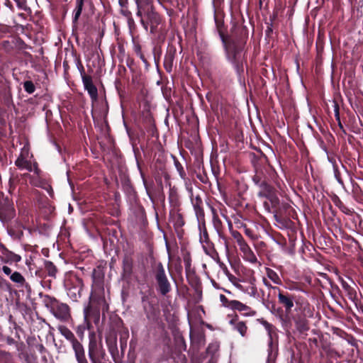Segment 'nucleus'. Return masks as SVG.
I'll return each instance as SVG.
<instances>
[{"label":"nucleus","instance_id":"0eeeda50","mask_svg":"<svg viewBox=\"0 0 363 363\" xmlns=\"http://www.w3.org/2000/svg\"><path fill=\"white\" fill-rule=\"evenodd\" d=\"M229 323L233 329L238 332L242 337H245L247 333V326L244 321L240 320L237 315L230 320Z\"/></svg>","mask_w":363,"mask_h":363},{"label":"nucleus","instance_id":"6ab92c4d","mask_svg":"<svg viewBox=\"0 0 363 363\" xmlns=\"http://www.w3.org/2000/svg\"><path fill=\"white\" fill-rule=\"evenodd\" d=\"M233 285L239 290H240L245 293H247L250 296H255L257 293V289H256L255 286L252 284L246 289L243 287L242 285H241L237 282H233Z\"/></svg>","mask_w":363,"mask_h":363},{"label":"nucleus","instance_id":"72a5a7b5","mask_svg":"<svg viewBox=\"0 0 363 363\" xmlns=\"http://www.w3.org/2000/svg\"><path fill=\"white\" fill-rule=\"evenodd\" d=\"M231 235H232L233 238L236 240L238 245H239L245 241L242 235L237 230H232Z\"/></svg>","mask_w":363,"mask_h":363},{"label":"nucleus","instance_id":"13d9d810","mask_svg":"<svg viewBox=\"0 0 363 363\" xmlns=\"http://www.w3.org/2000/svg\"><path fill=\"white\" fill-rule=\"evenodd\" d=\"M157 1L160 4H162L163 2L164 1V0H157Z\"/></svg>","mask_w":363,"mask_h":363},{"label":"nucleus","instance_id":"37998d69","mask_svg":"<svg viewBox=\"0 0 363 363\" xmlns=\"http://www.w3.org/2000/svg\"><path fill=\"white\" fill-rule=\"evenodd\" d=\"M220 300L223 303V305L225 306H227V305L228 304V302L230 301L227 299V298L223 294L220 295Z\"/></svg>","mask_w":363,"mask_h":363},{"label":"nucleus","instance_id":"20e7f679","mask_svg":"<svg viewBox=\"0 0 363 363\" xmlns=\"http://www.w3.org/2000/svg\"><path fill=\"white\" fill-rule=\"evenodd\" d=\"M227 307L232 310L242 312V315L247 317L254 316L256 314V311L252 310L250 306L237 300L230 301L227 305Z\"/></svg>","mask_w":363,"mask_h":363},{"label":"nucleus","instance_id":"bb28decb","mask_svg":"<svg viewBox=\"0 0 363 363\" xmlns=\"http://www.w3.org/2000/svg\"><path fill=\"white\" fill-rule=\"evenodd\" d=\"M10 279L12 281L21 284H23L25 281L24 277L18 272H15L11 274Z\"/></svg>","mask_w":363,"mask_h":363},{"label":"nucleus","instance_id":"aec40b11","mask_svg":"<svg viewBox=\"0 0 363 363\" xmlns=\"http://www.w3.org/2000/svg\"><path fill=\"white\" fill-rule=\"evenodd\" d=\"M33 155L30 152V145L28 142H26L23 147L21 149L20 155L17 159H29L32 157Z\"/></svg>","mask_w":363,"mask_h":363},{"label":"nucleus","instance_id":"5fc2aeb1","mask_svg":"<svg viewBox=\"0 0 363 363\" xmlns=\"http://www.w3.org/2000/svg\"><path fill=\"white\" fill-rule=\"evenodd\" d=\"M194 208H195V210H196V212H198V211L200 210L199 206H197V205H196H196H194Z\"/></svg>","mask_w":363,"mask_h":363},{"label":"nucleus","instance_id":"ea45409f","mask_svg":"<svg viewBox=\"0 0 363 363\" xmlns=\"http://www.w3.org/2000/svg\"><path fill=\"white\" fill-rule=\"evenodd\" d=\"M167 13L170 18H174L176 16V12L172 9H167ZM169 23H172V18H170Z\"/></svg>","mask_w":363,"mask_h":363},{"label":"nucleus","instance_id":"2f4dec72","mask_svg":"<svg viewBox=\"0 0 363 363\" xmlns=\"http://www.w3.org/2000/svg\"><path fill=\"white\" fill-rule=\"evenodd\" d=\"M2 48L6 52H11L14 48V43H13V40L11 41L4 40L2 42Z\"/></svg>","mask_w":363,"mask_h":363},{"label":"nucleus","instance_id":"680f3d73","mask_svg":"<svg viewBox=\"0 0 363 363\" xmlns=\"http://www.w3.org/2000/svg\"><path fill=\"white\" fill-rule=\"evenodd\" d=\"M171 155V157H172V159H173V160L177 159V158H176L174 156H173L172 155Z\"/></svg>","mask_w":363,"mask_h":363},{"label":"nucleus","instance_id":"4c0bfd02","mask_svg":"<svg viewBox=\"0 0 363 363\" xmlns=\"http://www.w3.org/2000/svg\"><path fill=\"white\" fill-rule=\"evenodd\" d=\"M133 50L135 52V53L137 55H140L142 52V47H141V45L138 43V42H136L135 40H133Z\"/></svg>","mask_w":363,"mask_h":363},{"label":"nucleus","instance_id":"c03bdc74","mask_svg":"<svg viewBox=\"0 0 363 363\" xmlns=\"http://www.w3.org/2000/svg\"><path fill=\"white\" fill-rule=\"evenodd\" d=\"M177 7L179 11H182L183 9L185 8V4L183 1L182 2H177Z\"/></svg>","mask_w":363,"mask_h":363},{"label":"nucleus","instance_id":"de8ad7c7","mask_svg":"<svg viewBox=\"0 0 363 363\" xmlns=\"http://www.w3.org/2000/svg\"><path fill=\"white\" fill-rule=\"evenodd\" d=\"M118 1L121 7H126L128 4V0H118Z\"/></svg>","mask_w":363,"mask_h":363},{"label":"nucleus","instance_id":"603ef678","mask_svg":"<svg viewBox=\"0 0 363 363\" xmlns=\"http://www.w3.org/2000/svg\"><path fill=\"white\" fill-rule=\"evenodd\" d=\"M175 166L179 168V166L180 165L179 160H174Z\"/></svg>","mask_w":363,"mask_h":363},{"label":"nucleus","instance_id":"09e8293b","mask_svg":"<svg viewBox=\"0 0 363 363\" xmlns=\"http://www.w3.org/2000/svg\"><path fill=\"white\" fill-rule=\"evenodd\" d=\"M63 67H64L65 71H67L69 69V65L67 61L63 62Z\"/></svg>","mask_w":363,"mask_h":363},{"label":"nucleus","instance_id":"4d7b16f0","mask_svg":"<svg viewBox=\"0 0 363 363\" xmlns=\"http://www.w3.org/2000/svg\"><path fill=\"white\" fill-rule=\"evenodd\" d=\"M24 55H25L26 56H29V57H30V56H31V55H30L29 52H24Z\"/></svg>","mask_w":363,"mask_h":363},{"label":"nucleus","instance_id":"6e6d98bb","mask_svg":"<svg viewBox=\"0 0 363 363\" xmlns=\"http://www.w3.org/2000/svg\"><path fill=\"white\" fill-rule=\"evenodd\" d=\"M337 123H338V125L340 126V128L341 129H342V128H343V126H342V123H341V121H340V122H337Z\"/></svg>","mask_w":363,"mask_h":363},{"label":"nucleus","instance_id":"ddd939ff","mask_svg":"<svg viewBox=\"0 0 363 363\" xmlns=\"http://www.w3.org/2000/svg\"><path fill=\"white\" fill-rule=\"evenodd\" d=\"M259 191L258 196L262 198H270L273 195L272 188L265 182H262L259 184Z\"/></svg>","mask_w":363,"mask_h":363},{"label":"nucleus","instance_id":"bf43d9fd","mask_svg":"<svg viewBox=\"0 0 363 363\" xmlns=\"http://www.w3.org/2000/svg\"><path fill=\"white\" fill-rule=\"evenodd\" d=\"M245 233H246L247 235H250V233H249V230H248V229H246V230H245Z\"/></svg>","mask_w":363,"mask_h":363},{"label":"nucleus","instance_id":"3c124183","mask_svg":"<svg viewBox=\"0 0 363 363\" xmlns=\"http://www.w3.org/2000/svg\"><path fill=\"white\" fill-rule=\"evenodd\" d=\"M133 150H134V152H135V158L138 159V154L136 152L135 147L134 145H133Z\"/></svg>","mask_w":363,"mask_h":363},{"label":"nucleus","instance_id":"c85d7f7f","mask_svg":"<svg viewBox=\"0 0 363 363\" xmlns=\"http://www.w3.org/2000/svg\"><path fill=\"white\" fill-rule=\"evenodd\" d=\"M76 65L77 67V69L80 73V75H81V77L82 78L83 76H87V74H86L85 73V69L84 67V65L81 61V59H80V57H76Z\"/></svg>","mask_w":363,"mask_h":363},{"label":"nucleus","instance_id":"5701e85b","mask_svg":"<svg viewBox=\"0 0 363 363\" xmlns=\"http://www.w3.org/2000/svg\"><path fill=\"white\" fill-rule=\"evenodd\" d=\"M20 10L25 11L27 14L31 13V9L27 4L26 0H13Z\"/></svg>","mask_w":363,"mask_h":363},{"label":"nucleus","instance_id":"a19ab883","mask_svg":"<svg viewBox=\"0 0 363 363\" xmlns=\"http://www.w3.org/2000/svg\"><path fill=\"white\" fill-rule=\"evenodd\" d=\"M137 56H138L140 57V59L143 61V62L145 65V66L147 67L148 66H150V64H149L147 60L146 59V57H145V55L143 52H141L140 55H137Z\"/></svg>","mask_w":363,"mask_h":363},{"label":"nucleus","instance_id":"f257e3e1","mask_svg":"<svg viewBox=\"0 0 363 363\" xmlns=\"http://www.w3.org/2000/svg\"><path fill=\"white\" fill-rule=\"evenodd\" d=\"M214 21L226 59L240 77L244 73V65L247 63L245 45L248 39V28L242 23H235L230 33L227 34L223 16L215 12Z\"/></svg>","mask_w":363,"mask_h":363},{"label":"nucleus","instance_id":"2eb2a0df","mask_svg":"<svg viewBox=\"0 0 363 363\" xmlns=\"http://www.w3.org/2000/svg\"><path fill=\"white\" fill-rule=\"evenodd\" d=\"M58 330L65 338L70 342L71 344L77 340L74 333L67 327L60 325L58 327Z\"/></svg>","mask_w":363,"mask_h":363},{"label":"nucleus","instance_id":"412c9836","mask_svg":"<svg viewBox=\"0 0 363 363\" xmlns=\"http://www.w3.org/2000/svg\"><path fill=\"white\" fill-rule=\"evenodd\" d=\"M152 54L154 57V61L157 67L159 66L160 58L162 55V47L160 45H155L152 49Z\"/></svg>","mask_w":363,"mask_h":363},{"label":"nucleus","instance_id":"7ed1b4c3","mask_svg":"<svg viewBox=\"0 0 363 363\" xmlns=\"http://www.w3.org/2000/svg\"><path fill=\"white\" fill-rule=\"evenodd\" d=\"M48 306L52 314L60 320L66 321L70 317L69 308L65 303H60L56 299L52 298Z\"/></svg>","mask_w":363,"mask_h":363},{"label":"nucleus","instance_id":"a878e982","mask_svg":"<svg viewBox=\"0 0 363 363\" xmlns=\"http://www.w3.org/2000/svg\"><path fill=\"white\" fill-rule=\"evenodd\" d=\"M23 89L26 92H27L29 94H31L35 92V86L33 84V82L30 80L25 81L23 84Z\"/></svg>","mask_w":363,"mask_h":363},{"label":"nucleus","instance_id":"f03ea898","mask_svg":"<svg viewBox=\"0 0 363 363\" xmlns=\"http://www.w3.org/2000/svg\"><path fill=\"white\" fill-rule=\"evenodd\" d=\"M145 19H140V22L144 29L147 31L150 27V33L156 34L162 30L164 26V20L163 17L157 13L152 5L147 8L145 13Z\"/></svg>","mask_w":363,"mask_h":363},{"label":"nucleus","instance_id":"e433bc0d","mask_svg":"<svg viewBox=\"0 0 363 363\" xmlns=\"http://www.w3.org/2000/svg\"><path fill=\"white\" fill-rule=\"evenodd\" d=\"M238 245H239L240 251L243 253V255H245V253H247V252L251 250V248L250 247V246L247 244V242L245 241L242 242V243L239 244Z\"/></svg>","mask_w":363,"mask_h":363},{"label":"nucleus","instance_id":"c9c22d12","mask_svg":"<svg viewBox=\"0 0 363 363\" xmlns=\"http://www.w3.org/2000/svg\"><path fill=\"white\" fill-rule=\"evenodd\" d=\"M145 129L149 135H150L152 138H154V137L158 138L159 134H158V131L156 128V125H153L152 127H149Z\"/></svg>","mask_w":363,"mask_h":363},{"label":"nucleus","instance_id":"49530a36","mask_svg":"<svg viewBox=\"0 0 363 363\" xmlns=\"http://www.w3.org/2000/svg\"><path fill=\"white\" fill-rule=\"evenodd\" d=\"M5 5L9 7L11 11H13V6L12 3L9 0H6Z\"/></svg>","mask_w":363,"mask_h":363},{"label":"nucleus","instance_id":"c756f323","mask_svg":"<svg viewBox=\"0 0 363 363\" xmlns=\"http://www.w3.org/2000/svg\"><path fill=\"white\" fill-rule=\"evenodd\" d=\"M243 256L247 261L251 263H256L257 262V257L252 250L243 255Z\"/></svg>","mask_w":363,"mask_h":363},{"label":"nucleus","instance_id":"4be33fe9","mask_svg":"<svg viewBox=\"0 0 363 363\" xmlns=\"http://www.w3.org/2000/svg\"><path fill=\"white\" fill-rule=\"evenodd\" d=\"M266 271L267 275L269 279H271L276 284H281V279L279 278V275L276 272L269 268H267Z\"/></svg>","mask_w":363,"mask_h":363},{"label":"nucleus","instance_id":"473e14b6","mask_svg":"<svg viewBox=\"0 0 363 363\" xmlns=\"http://www.w3.org/2000/svg\"><path fill=\"white\" fill-rule=\"evenodd\" d=\"M274 16L272 17L270 16V22L267 23V29L265 30V34L267 38H270L272 34L273 33V29H272V23L274 21Z\"/></svg>","mask_w":363,"mask_h":363},{"label":"nucleus","instance_id":"864d4df0","mask_svg":"<svg viewBox=\"0 0 363 363\" xmlns=\"http://www.w3.org/2000/svg\"><path fill=\"white\" fill-rule=\"evenodd\" d=\"M230 280L231 281V282L233 284V282H236L235 280V278L234 277H230Z\"/></svg>","mask_w":363,"mask_h":363},{"label":"nucleus","instance_id":"7c9ffc66","mask_svg":"<svg viewBox=\"0 0 363 363\" xmlns=\"http://www.w3.org/2000/svg\"><path fill=\"white\" fill-rule=\"evenodd\" d=\"M45 268L48 272L50 276L54 277L57 272V269L55 266L50 262H47L45 263Z\"/></svg>","mask_w":363,"mask_h":363},{"label":"nucleus","instance_id":"a18cd8bd","mask_svg":"<svg viewBox=\"0 0 363 363\" xmlns=\"http://www.w3.org/2000/svg\"><path fill=\"white\" fill-rule=\"evenodd\" d=\"M254 183L259 187V184L262 182L260 180L258 176H255L252 179Z\"/></svg>","mask_w":363,"mask_h":363},{"label":"nucleus","instance_id":"f8f14e48","mask_svg":"<svg viewBox=\"0 0 363 363\" xmlns=\"http://www.w3.org/2000/svg\"><path fill=\"white\" fill-rule=\"evenodd\" d=\"M136 5L138 11L136 13L137 16L140 17V19H145V13L147 11L146 7H150V2L149 0H136Z\"/></svg>","mask_w":363,"mask_h":363},{"label":"nucleus","instance_id":"9d476101","mask_svg":"<svg viewBox=\"0 0 363 363\" xmlns=\"http://www.w3.org/2000/svg\"><path fill=\"white\" fill-rule=\"evenodd\" d=\"M1 259L4 262H18L21 261V256L9 251L4 247L1 250Z\"/></svg>","mask_w":363,"mask_h":363},{"label":"nucleus","instance_id":"393cba45","mask_svg":"<svg viewBox=\"0 0 363 363\" xmlns=\"http://www.w3.org/2000/svg\"><path fill=\"white\" fill-rule=\"evenodd\" d=\"M143 124H144L145 128L155 125V120H154L152 116L150 113H147L144 116Z\"/></svg>","mask_w":363,"mask_h":363},{"label":"nucleus","instance_id":"9b49d317","mask_svg":"<svg viewBox=\"0 0 363 363\" xmlns=\"http://www.w3.org/2000/svg\"><path fill=\"white\" fill-rule=\"evenodd\" d=\"M279 302L283 305L286 312L291 311L294 307V298L291 296H285L281 293L278 294Z\"/></svg>","mask_w":363,"mask_h":363},{"label":"nucleus","instance_id":"423d86ee","mask_svg":"<svg viewBox=\"0 0 363 363\" xmlns=\"http://www.w3.org/2000/svg\"><path fill=\"white\" fill-rule=\"evenodd\" d=\"M177 54V49L173 45H169L164 58V68L167 72L172 71L173 62Z\"/></svg>","mask_w":363,"mask_h":363},{"label":"nucleus","instance_id":"1a4fd4ad","mask_svg":"<svg viewBox=\"0 0 363 363\" xmlns=\"http://www.w3.org/2000/svg\"><path fill=\"white\" fill-rule=\"evenodd\" d=\"M15 164L21 169H26L28 172H34L38 174V169L35 162L32 160H15Z\"/></svg>","mask_w":363,"mask_h":363},{"label":"nucleus","instance_id":"f3484780","mask_svg":"<svg viewBox=\"0 0 363 363\" xmlns=\"http://www.w3.org/2000/svg\"><path fill=\"white\" fill-rule=\"evenodd\" d=\"M4 104L9 107L13 104L12 94L10 87H6L3 89Z\"/></svg>","mask_w":363,"mask_h":363},{"label":"nucleus","instance_id":"8fccbe9b","mask_svg":"<svg viewBox=\"0 0 363 363\" xmlns=\"http://www.w3.org/2000/svg\"><path fill=\"white\" fill-rule=\"evenodd\" d=\"M0 27L2 28V30L4 32H8L9 28L7 26H0Z\"/></svg>","mask_w":363,"mask_h":363},{"label":"nucleus","instance_id":"a211bd4d","mask_svg":"<svg viewBox=\"0 0 363 363\" xmlns=\"http://www.w3.org/2000/svg\"><path fill=\"white\" fill-rule=\"evenodd\" d=\"M160 291L163 294L165 295L167 293H168L170 290V284L167 280V277L164 279H161L160 280L157 281Z\"/></svg>","mask_w":363,"mask_h":363},{"label":"nucleus","instance_id":"4468645a","mask_svg":"<svg viewBox=\"0 0 363 363\" xmlns=\"http://www.w3.org/2000/svg\"><path fill=\"white\" fill-rule=\"evenodd\" d=\"M333 162V166L335 171V177L338 181V182L341 184H342V182L340 178V174H341L342 171L345 172H347V170L345 165L342 163V160H331Z\"/></svg>","mask_w":363,"mask_h":363},{"label":"nucleus","instance_id":"cd10ccee","mask_svg":"<svg viewBox=\"0 0 363 363\" xmlns=\"http://www.w3.org/2000/svg\"><path fill=\"white\" fill-rule=\"evenodd\" d=\"M13 43H14V47L18 50H25L28 48V45L20 38L13 40Z\"/></svg>","mask_w":363,"mask_h":363},{"label":"nucleus","instance_id":"f704fd0d","mask_svg":"<svg viewBox=\"0 0 363 363\" xmlns=\"http://www.w3.org/2000/svg\"><path fill=\"white\" fill-rule=\"evenodd\" d=\"M166 277L164 269L161 264L158 265L157 272L156 275L157 281L160 280L161 279H164Z\"/></svg>","mask_w":363,"mask_h":363},{"label":"nucleus","instance_id":"052dcab7","mask_svg":"<svg viewBox=\"0 0 363 363\" xmlns=\"http://www.w3.org/2000/svg\"><path fill=\"white\" fill-rule=\"evenodd\" d=\"M263 281H264V283L265 286H268V284L267 283L265 279H264Z\"/></svg>","mask_w":363,"mask_h":363},{"label":"nucleus","instance_id":"79ce46f5","mask_svg":"<svg viewBox=\"0 0 363 363\" xmlns=\"http://www.w3.org/2000/svg\"><path fill=\"white\" fill-rule=\"evenodd\" d=\"M2 271L4 273L8 276H11L13 273H11V269L7 266H3Z\"/></svg>","mask_w":363,"mask_h":363},{"label":"nucleus","instance_id":"b1692460","mask_svg":"<svg viewBox=\"0 0 363 363\" xmlns=\"http://www.w3.org/2000/svg\"><path fill=\"white\" fill-rule=\"evenodd\" d=\"M257 321L262 325L265 330H267L268 335L269 337L270 341L272 342V333L274 329V327L272 324L264 320L263 318L257 319Z\"/></svg>","mask_w":363,"mask_h":363},{"label":"nucleus","instance_id":"39448f33","mask_svg":"<svg viewBox=\"0 0 363 363\" xmlns=\"http://www.w3.org/2000/svg\"><path fill=\"white\" fill-rule=\"evenodd\" d=\"M84 89L87 91L91 101L96 102L98 100V90L94 84L92 77L90 75L83 76L82 78Z\"/></svg>","mask_w":363,"mask_h":363},{"label":"nucleus","instance_id":"58836bf2","mask_svg":"<svg viewBox=\"0 0 363 363\" xmlns=\"http://www.w3.org/2000/svg\"><path fill=\"white\" fill-rule=\"evenodd\" d=\"M334 112H335V120L337 122H340V107H339L338 104L336 101H334Z\"/></svg>","mask_w":363,"mask_h":363},{"label":"nucleus","instance_id":"dca6fc26","mask_svg":"<svg viewBox=\"0 0 363 363\" xmlns=\"http://www.w3.org/2000/svg\"><path fill=\"white\" fill-rule=\"evenodd\" d=\"M84 0H77L76 1V7L74 10V15L72 21L74 23H77L83 9Z\"/></svg>","mask_w":363,"mask_h":363},{"label":"nucleus","instance_id":"6e6552de","mask_svg":"<svg viewBox=\"0 0 363 363\" xmlns=\"http://www.w3.org/2000/svg\"><path fill=\"white\" fill-rule=\"evenodd\" d=\"M72 345V349L74 352V355L78 363L86 361L85 357V351L83 345L78 341H75Z\"/></svg>","mask_w":363,"mask_h":363}]
</instances>
